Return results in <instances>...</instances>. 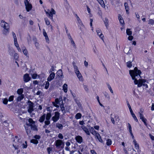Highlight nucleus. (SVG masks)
I'll use <instances>...</instances> for the list:
<instances>
[{"instance_id": "c756f323", "label": "nucleus", "mask_w": 154, "mask_h": 154, "mask_svg": "<svg viewBox=\"0 0 154 154\" xmlns=\"http://www.w3.org/2000/svg\"><path fill=\"white\" fill-rule=\"evenodd\" d=\"M23 89L22 88H20V89H18L17 90V93L19 95L22 94L23 93Z\"/></svg>"}, {"instance_id": "774afa93", "label": "nucleus", "mask_w": 154, "mask_h": 154, "mask_svg": "<svg viewBox=\"0 0 154 154\" xmlns=\"http://www.w3.org/2000/svg\"><path fill=\"white\" fill-rule=\"evenodd\" d=\"M149 135L151 140H154V136H152L150 134H149Z\"/></svg>"}, {"instance_id": "2f4dec72", "label": "nucleus", "mask_w": 154, "mask_h": 154, "mask_svg": "<svg viewBox=\"0 0 154 154\" xmlns=\"http://www.w3.org/2000/svg\"><path fill=\"white\" fill-rule=\"evenodd\" d=\"M142 122H143L144 125L146 126H147V124L146 123L147 119L144 117L141 119H140Z\"/></svg>"}, {"instance_id": "3c124183", "label": "nucleus", "mask_w": 154, "mask_h": 154, "mask_svg": "<svg viewBox=\"0 0 154 154\" xmlns=\"http://www.w3.org/2000/svg\"><path fill=\"white\" fill-rule=\"evenodd\" d=\"M25 144H24V143H23V144H21V143H20V144H21V145H23V148H26L27 147V144L26 143V142L25 141Z\"/></svg>"}, {"instance_id": "49530a36", "label": "nucleus", "mask_w": 154, "mask_h": 154, "mask_svg": "<svg viewBox=\"0 0 154 154\" xmlns=\"http://www.w3.org/2000/svg\"><path fill=\"white\" fill-rule=\"evenodd\" d=\"M49 82L47 81L46 82V84L45 85V88L46 89H47L49 87Z\"/></svg>"}, {"instance_id": "20e7f679", "label": "nucleus", "mask_w": 154, "mask_h": 154, "mask_svg": "<svg viewBox=\"0 0 154 154\" xmlns=\"http://www.w3.org/2000/svg\"><path fill=\"white\" fill-rule=\"evenodd\" d=\"M24 2L27 11V12L29 11L32 8V5L29 3L28 0H24Z\"/></svg>"}, {"instance_id": "680f3d73", "label": "nucleus", "mask_w": 154, "mask_h": 154, "mask_svg": "<svg viewBox=\"0 0 154 154\" xmlns=\"http://www.w3.org/2000/svg\"><path fill=\"white\" fill-rule=\"evenodd\" d=\"M89 129H90V131L91 133H92V132H93L94 131H95L92 127H90Z\"/></svg>"}, {"instance_id": "864d4df0", "label": "nucleus", "mask_w": 154, "mask_h": 154, "mask_svg": "<svg viewBox=\"0 0 154 154\" xmlns=\"http://www.w3.org/2000/svg\"><path fill=\"white\" fill-rule=\"evenodd\" d=\"M83 87L85 89V90L87 92H88V86L86 85H83Z\"/></svg>"}, {"instance_id": "79ce46f5", "label": "nucleus", "mask_w": 154, "mask_h": 154, "mask_svg": "<svg viewBox=\"0 0 154 154\" xmlns=\"http://www.w3.org/2000/svg\"><path fill=\"white\" fill-rule=\"evenodd\" d=\"M45 20L46 23V24L47 25H50V22L47 18H45Z\"/></svg>"}, {"instance_id": "c85d7f7f", "label": "nucleus", "mask_w": 154, "mask_h": 154, "mask_svg": "<svg viewBox=\"0 0 154 154\" xmlns=\"http://www.w3.org/2000/svg\"><path fill=\"white\" fill-rule=\"evenodd\" d=\"M51 117V114L50 113H48L46 115V120H49Z\"/></svg>"}, {"instance_id": "9b49d317", "label": "nucleus", "mask_w": 154, "mask_h": 154, "mask_svg": "<svg viewBox=\"0 0 154 154\" xmlns=\"http://www.w3.org/2000/svg\"><path fill=\"white\" fill-rule=\"evenodd\" d=\"M81 127L87 135H90V133L89 131H88V129L85 126H81Z\"/></svg>"}, {"instance_id": "72a5a7b5", "label": "nucleus", "mask_w": 154, "mask_h": 154, "mask_svg": "<svg viewBox=\"0 0 154 154\" xmlns=\"http://www.w3.org/2000/svg\"><path fill=\"white\" fill-rule=\"evenodd\" d=\"M126 33L128 35H132V32L129 29H126Z\"/></svg>"}, {"instance_id": "bf43d9fd", "label": "nucleus", "mask_w": 154, "mask_h": 154, "mask_svg": "<svg viewBox=\"0 0 154 154\" xmlns=\"http://www.w3.org/2000/svg\"><path fill=\"white\" fill-rule=\"evenodd\" d=\"M54 67L53 66H52L51 68L50 69L49 71V72H52L54 71Z\"/></svg>"}, {"instance_id": "e2e57ef3", "label": "nucleus", "mask_w": 154, "mask_h": 154, "mask_svg": "<svg viewBox=\"0 0 154 154\" xmlns=\"http://www.w3.org/2000/svg\"><path fill=\"white\" fill-rule=\"evenodd\" d=\"M58 137L61 139L63 138V136L61 134H59L58 135Z\"/></svg>"}, {"instance_id": "a878e982", "label": "nucleus", "mask_w": 154, "mask_h": 154, "mask_svg": "<svg viewBox=\"0 0 154 154\" xmlns=\"http://www.w3.org/2000/svg\"><path fill=\"white\" fill-rule=\"evenodd\" d=\"M97 1L102 7H105V4L103 0H97Z\"/></svg>"}, {"instance_id": "8fccbe9b", "label": "nucleus", "mask_w": 154, "mask_h": 154, "mask_svg": "<svg viewBox=\"0 0 154 154\" xmlns=\"http://www.w3.org/2000/svg\"><path fill=\"white\" fill-rule=\"evenodd\" d=\"M23 51V54L27 56L28 54V51L27 50L25 49H24Z\"/></svg>"}, {"instance_id": "5701e85b", "label": "nucleus", "mask_w": 154, "mask_h": 154, "mask_svg": "<svg viewBox=\"0 0 154 154\" xmlns=\"http://www.w3.org/2000/svg\"><path fill=\"white\" fill-rule=\"evenodd\" d=\"M105 25L106 27V28H107L108 26H109V21L107 18L106 17L105 19V20H103Z\"/></svg>"}, {"instance_id": "a18cd8bd", "label": "nucleus", "mask_w": 154, "mask_h": 154, "mask_svg": "<svg viewBox=\"0 0 154 154\" xmlns=\"http://www.w3.org/2000/svg\"><path fill=\"white\" fill-rule=\"evenodd\" d=\"M14 59L17 60L19 58V56L17 53H15L14 54Z\"/></svg>"}, {"instance_id": "5fc2aeb1", "label": "nucleus", "mask_w": 154, "mask_h": 154, "mask_svg": "<svg viewBox=\"0 0 154 154\" xmlns=\"http://www.w3.org/2000/svg\"><path fill=\"white\" fill-rule=\"evenodd\" d=\"M84 64L85 67L88 68V63L86 60L84 61Z\"/></svg>"}, {"instance_id": "f704fd0d", "label": "nucleus", "mask_w": 154, "mask_h": 154, "mask_svg": "<svg viewBox=\"0 0 154 154\" xmlns=\"http://www.w3.org/2000/svg\"><path fill=\"white\" fill-rule=\"evenodd\" d=\"M73 67H74V69L75 70V72H76V71H79V70L78 69L77 66L75 64V62H74L73 63Z\"/></svg>"}, {"instance_id": "9d476101", "label": "nucleus", "mask_w": 154, "mask_h": 154, "mask_svg": "<svg viewBox=\"0 0 154 154\" xmlns=\"http://www.w3.org/2000/svg\"><path fill=\"white\" fill-rule=\"evenodd\" d=\"M48 11H49V17H50L51 20H53V15L55 14V11L53 8H51V11L48 10Z\"/></svg>"}, {"instance_id": "a211bd4d", "label": "nucleus", "mask_w": 154, "mask_h": 154, "mask_svg": "<svg viewBox=\"0 0 154 154\" xmlns=\"http://www.w3.org/2000/svg\"><path fill=\"white\" fill-rule=\"evenodd\" d=\"M9 54L11 56H12L15 52L14 50L11 48H9L8 51Z\"/></svg>"}, {"instance_id": "7ed1b4c3", "label": "nucleus", "mask_w": 154, "mask_h": 154, "mask_svg": "<svg viewBox=\"0 0 154 154\" xmlns=\"http://www.w3.org/2000/svg\"><path fill=\"white\" fill-rule=\"evenodd\" d=\"M28 112L30 113L34 111V103L29 100L28 101Z\"/></svg>"}, {"instance_id": "052dcab7", "label": "nucleus", "mask_w": 154, "mask_h": 154, "mask_svg": "<svg viewBox=\"0 0 154 154\" xmlns=\"http://www.w3.org/2000/svg\"><path fill=\"white\" fill-rule=\"evenodd\" d=\"M132 116L133 117V118L134 119V120L136 121L137 122H138V119H137V118L136 116H135V114H134V115L133 114V115H132Z\"/></svg>"}, {"instance_id": "69168bd1", "label": "nucleus", "mask_w": 154, "mask_h": 154, "mask_svg": "<svg viewBox=\"0 0 154 154\" xmlns=\"http://www.w3.org/2000/svg\"><path fill=\"white\" fill-rule=\"evenodd\" d=\"M79 123V124L81 125V126L84 125V124H85L84 122L83 121H80Z\"/></svg>"}, {"instance_id": "dca6fc26", "label": "nucleus", "mask_w": 154, "mask_h": 154, "mask_svg": "<svg viewBox=\"0 0 154 154\" xmlns=\"http://www.w3.org/2000/svg\"><path fill=\"white\" fill-rule=\"evenodd\" d=\"M63 141L60 140H58L56 141L55 145L57 147H58L60 146L62 143Z\"/></svg>"}, {"instance_id": "412c9836", "label": "nucleus", "mask_w": 154, "mask_h": 154, "mask_svg": "<svg viewBox=\"0 0 154 154\" xmlns=\"http://www.w3.org/2000/svg\"><path fill=\"white\" fill-rule=\"evenodd\" d=\"M45 114H44L40 118L39 120V121L40 122H43L45 119Z\"/></svg>"}, {"instance_id": "f3484780", "label": "nucleus", "mask_w": 154, "mask_h": 154, "mask_svg": "<svg viewBox=\"0 0 154 154\" xmlns=\"http://www.w3.org/2000/svg\"><path fill=\"white\" fill-rule=\"evenodd\" d=\"M124 6L127 13L128 14L129 13V8L128 6V3L127 2H125L124 3Z\"/></svg>"}, {"instance_id": "e433bc0d", "label": "nucleus", "mask_w": 154, "mask_h": 154, "mask_svg": "<svg viewBox=\"0 0 154 154\" xmlns=\"http://www.w3.org/2000/svg\"><path fill=\"white\" fill-rule=\"evenodd\" d=\"M23 98V94L20 95L17 98V100L18 101L21 100Z\"/></svg>"}, {"instance_id": "c03bdc74", "label": "nucleus", "mask_w": 154, "mask_h": 154, "mask_svg": "<svg viewBox=\"0 0 154 154\" xmlns=\"http://www.w3.org/2000/svg\"><path fill=\"white\" fill-rule=\"evenodd\" d=\"M104 95L105 97L107 98L108 99H109L110 97L109 95V94L106 92H105L104 93Z\"/></svg>"}, {"instance_id": "4be33fe9", "label": "nucleus", "mask_w": 154, "mask_h": 154, "mask_svg": "<svg viewBox=\"0 0 154 154\" xmlns=\"http://www.w3.org/2000/svg\"><path fill=\"white\" fill-rule=\"evenodd\" d=\"M28 122L29 123L31 124L32 126H36L35 125V122L31 118H29L28 119Z\"/></svg>"}, {"instance_id": "4d7b16f0", "label": "nucleus", "mask_w": 154, "mask_h": 154, "mask_svg": "<svg viewBox=\"0 0 154 154\" xmlns=\"http://www.w3.org/2000/svg\"><path fill=\"white\" fill-rule=\"evenodd\" d=\"M71 43L72 45L73 46V47H74V48L76 47L74 41L73 40H72V41H71Z\"/></svg>"}, {"instance_id": "b1692460", "label": "nucleus", "mask_w": 154, "mask_h": 154, "mask_svg": "<svg viewBox=\"0 0 154 154\" xmlns=\"http://www.w3.org/2000/svg\"><path fill=\"white\" fill-rule=\"evenodd\" d=\"M63 90L65 93L67 92V85L66 84H65L63 86Z\"/></svg>"}, {"instance_id": "bb28decb", "label": "nucleus", "mask_w": 154, "mask_h": 154, "mask_svg": "<svg viewBox=\"0 0 154 154\" xmlns=\"http://www.w3.org/2000/svg\"><path fill=\"white\" fill-rule=\"evenodd\" d=\"M60 107L61 108V110L63 113H66V111L64 106L63 104H61L60 105Z\"/></svg>"}, {"instance_id": "de8ad7c7", "label": "nucleus", "mask_w": 154, "mask_h": 154, "mask_svg": "<svg viewBox=\"0 0 154 154\" xmlns=\"http://www.w3.org/2000/svg\"><path fill=\"white\" fill-rule=\"evenodd\" d=\"M143 112L141 111H140L139 113V114L140 119H141L143 117H144L143 115L142 114Z\"/></svg>"}, {"instance_id": "603ef678", "label": "nucleus", "mask_w": 154, "mask_h": 154, "mask_svg": "<svg viewBox=\"0 0 154 154\" xmlns=\"http://www.w3.org/2000/svg\"><path fill=\"white\" fill-rule=\"evenodd\" d=\"M97 99L98 102V103H99V104L100 105L102 106V107H104V106L103 105V104H102L100 103V100H99V96H97Z\"/></svg>"}, {"instance_id": "2eb2a0df", "label": "nucleus", "mask_w": 154, "mask_h": 154, "mask_svg": "<svg viewBox=\"0 0 154 154\" xmlns=\"http://www.w3.org/2000/svg\"><path fill=\"white\" fill-rule=\"evenodd\" d=\"M63 102V100L62 97H60L59 98H56L55 100V102L57 104H60V102Z\"/></svg>"}, {"instance_id": "f8f14e48", "label": "nucleus", "mask_w": 154, "mask_h": 154, "mask_svg": "<svg viewBox=\"0 0 154 154\" xmlns=\"http://www.w3.org/2000/svg\"><path fill=\"white\" fill-rule=\"evenodd\" d=\"M75 72L76 73V75H77V76L78 78L79 79V80L80 81H83V79L82 78V76L81 73L79 71H76V72Z\"/></svg>"}, {"instance_id": "6e6d98bb", "label": "nucleus", "mask_w": 154, "mask_h": 154, "mask_svg": "<svg viewBox=\"0 0 154 154\" xmlns=\"http://www.w3.org/2000/svg\"><path fill=\"white\" fill-rule=\"evenodd\" d=\"M14 97V96H11L9 97V99L8 100L9 101H12L13 100Z\"/></svg>"}, {"instance_id": "0e129e2a", "label": "nucleus", "mask_w": 154, "mask_h": 154, "mask_svg": "<svg viewBox=\"0 0 154 154\" xmlns=\"http://www.w3.org/2000/svg\"><path fill=\"white\" fill-rule=\"evenodd\" d=\"M45 125H48L50 123V122L49 120H47L45 122Z\"/></svg>"}, {"instance_id": "a19ab883", "label": "nucleus", "mask_w": 154, "mask_h": 154, "mask_svg": "<svg viewBox=\"0 0 154 154\" xmlns=\"http://www.w3.org/2000/svg\"><path fill=\"white\" fill-rule=\"evenodd\" d=\"M3 103L4 104H7L8 100L7 98H4L2 99Z\"/></svg>"}, {"instance_id": "f03ea898", "label": "nucleus", "mask_w": 154, "mask_h": 154, "mask_svg": "<svg viewBox=\"0 0 154 154\" xmlns=\"http://www.w3.org/2000/svg\"><path fill=\"white\" fill-rule=\"evenodd\" d=\"M1 25L2 27H3L5 30L3 32V34L5 35H7L8 34L9 31V24L2 20L1 23Z\"/></svg>"}, {"instance_id": "473e14b6", "label": "nucleus", "mask_w": 154, "mask_h": 154, "mask_svg": "<svg viewBox=\"0 0 154 154\" xmlns=\"http://www.w3.org/2000/svg\"><path fill=\"white\" fill-rule=\"evenodd\" d=\"M112 141L111 139H108L106 140V144L108 146H109L112 144Z\"/></svg>"}, {"instance_id": "aec40b11", "label": "nucleus", "mask_w": 154, "mask_h": 154, "mask_svg": "<svg viewBox=\"0 0 154 154\" xmlns=\"http://www.w3.org/2000/svg\"><path fill=\"white\" fill-rule=\"evenodd\" d=\"M57 75L59 77H61L63 76L62 70L61 69L59 70L57 73Z\"/></svg>"}, {"instance_id": "423d86ee", "label": "nucleus", "mask_w": 154, "mask_h": 154, "mask_svg": "<svg viewBox=\"0 0 154 154\" xmlns=\"http://www.w3.org/2000/svg\"><path fill=\"white\" fill-rule=\"evenodd\" d=\"M17 137H15V139L14 140V141L15 140H17L18 144L17 145H15L14 144H13V146H14V147L15 149H18V147H19L20 146H21L20 143H21V139H18L17 140Z\"/></svg>"}, {"instance_id": "4468645a", "label": "nucleus", "mask_w": 154, "mask_h": 154, "mask_svg": "<svg viewBox=\"0 0 154 154\" xmlns=\"http://www.w3.org/2000/svg\"><path fill=\"white\" fill-rule=\"evenodd\" d=\"M55 76V74L54 72H51V73L49 77L47 79V80L48 81H51L52 79H54Z\"/></svg>"}, {"instance_id": "0eeeda50", "label": "nucleus", "mask_w": 154, "mask_h": 154, "mask_svg": "<svg viewBox=\"0 0 154 154\" xmlns=\"http://www.w3.org/2000/svg\"><path fill=\"white\" fill-rule=\"evenodd\" d=\"M31 78L28 73L24 74L23 76V80L24 82H27L30 80Z\"/></svg>"}, {"instance_id": "37998d69", "label": "nucleus", "mask_w": 154, "mask_h": 154, "mask_svg": "<svg viewBox=\"0 0 154 154\" xmlns=\"http://www.w3.org/2000/svg\"><path fill=\"white\" fill-rule=\"evenodd\" d=\"M132 65L131 62V61H128L127 63V66L128 67L130 68L132 66Z\"/></svg>"}, {"instance_id": "1a4fd4ad", "label": "nucleus", "mask_w": 154, "mask_h": 154, "mask_svg": "<svg viewBox=\"0 0 154 154\" xmlns=\"http://www.w3.org/2000/svg\"><path fill=\"white\" fill-rule=\"evenodd\" d=\"M26 127H30V128L32 130L34 131H38V129L37 128V126H32V125H31L29 123H27L26 124Z\"/></svg>"}, {"instance_id": "338daca9", "label": "nucleus", "mask_w": 154, "mask_h": 154, "mask_svg": "<svg viewBox=\"0 0 154 154\" xmlns=\"http://www.w3.org/2000/svg\"><path fill=\"white\" fill-rule=\"evenodd\" d=\"M93 134L96 137H97V134H99L98 133H97L95 130L93 132H92V133H91Z\"/></svg>"}, {"instance_id": "13d9d810", "label": "nucleus", "mask_w": 154, "mask_h": 154, "mask_svg": "<svg viewBox=\"0 0 154 154\" xmlns=\"http://www.w3.org/2000/svg\"><path fill=\"white\" fill-rule=\"evenodd\" d=\"M47 149L48 153V154H50V153H51V151H52V149H51V148L50 147H49L47 148Z\"/></svg>"}, {"instance_id": "09e8293b", "label": "nucleus", "mask_w": 154, "mask_h": 154, "mask_svg": "<svg viewBox=\"0 0 154 154\" xmlns=\"http://www.w3.org/2000/svg\"><path fill=\"white\" fill-rule=\"evenodd\" d=\"M148 23L152 25L153 24H154V20L152 19L149 20Z\"/></svg>"}, {"instance_id": "58836bf2", "label": "nucleus", "mask_w": 154, "mask_h": 154, "mask_svg": "<svg viewBox=\"0 0 154 154\" xmlns=\"http://www.w3.org/2000/svg\"><path fill=\"white\" fill-rule=\"evenodd\" d=\"M76 19L79 24L81 26L83 25V24L82 22V21H81L79 17H77V18Z\"/></svg>"}, {"instance_id": "4c0bfd02", "label": "nucleus", "mask_w": 154, "mask_h": 154, "mask_svg": "<svg viewBox=\"0 0 154 154\" xmlns=\"http://www.w3.org/2000/svg\"><path fill=\"white\" fill-rule=\"evenodd\" d=\"M38 76L39 77V75H38V74L36 73H33L32 75V77L34 79H35Z\"/></svg>"}, {"instance_id": "f257e3e1", "label": "nucleus", "mask_w": 154, "mask_h": 154, "mask_svg": "<svg viewBox=\"0 0 154 154\" xmlns=\"http://www.w3.org/2000/svg\"><path fill=\"white\" fill-rule=\"evenodd\" d=\"M129 73L133 80H134V83L135 85L137 84L138 87H140L142 85L145 86L146 88L148 87L147 84L145 83L146 81L145 79H140L137 80L138 76L141 78L140 75L141 73V71L138 69L137 67L134 68L133 70H129Z\"/></svg>"}, {"instance_id": "7c9ffc66", "label": "nucleus", "mask_w": 154, "mask_h": 154, "mask_svg": "<svg viewBox=\"0 0 154 154\" xmlns=\"http://www.w3.org/2000/svg\"><path fill=\"white\" fill-rule=\"evenodd\" d=\"M31 142L33 143V144H37L38 143V142L37 140L35 139H32L31 140Z\"/></svg>"}, {"instance_id": "cd10ccee", "label": "nucleus", "mask_w": 154, "mask_h": 154, "mask_svg": "<svg viewBox=\"0 0 154 154\" xmlns=\"http://www.w3.org/2000/svg\"><path fill=\"white\" fill-rule=\"evenodd\" d=\"M82 117V115L80 113H77L76 114V115L75 116V118L77 119H79L81 118Z\"/></svg>"}, {"instance_id": "6ab92c4d", "label": "nucleus", "mask_w": 154, "mask_h": 154, "mask_svg": "<svg viewBox=\"0 0 154 154\" xmlns=\"http://www.w3.org/2000/svg\"><path fill=\"white\" fill-rule=\"evenodd\" d=\"M96 32L97 35L99 36V37L103 39V37L104 36L103 34L101 33V30H97Z\"/></svg>"}, {"instance_id": "c9c22d12", "label": "nucleus", "mask_w": 154, "mask_h": 154, "mask_svg": "<svg viewBox=\"0 0 154 154\" xmlns=\"http://www.w3.org/2000/svg\"><path fill=\"white\" fill-rule=\"evenodd\" d=\"M97 136L96 137H97V138L98 140L99 141L101 142L102 143L103 142V140L101 139V137L100 135L99 134H97Z\"/></svg>"}, {"instance_id": "393cba45", "label": "nucleus", "mask_w": 154, "mask_h": 154, "mask_svg": "<svg viewBox=\"0 0 154 154\" xmlns=\"http://www.w3.org/2000/svg\"><path fill=\"white\" fill-rule=\"evenodd\" d=\"M56 127L58 128L59 129H62L63 126L62 124L58 123L56 124Z\"/></svg>"}, {"instance_id": "6e6552de", "label": "nucleus", "mask_w": 154, "mask_h": 154, "mask_svg": "<svg viewBox=\"0 0 154 154\" xmlns=\"http://www.w3.org/2000/svg\"><path fill=\"white\" fill-rule=\"evenodd\" d=\"M24 127L27 135L29 137L31 136L32 135V131L31 130L32 129L28 127H26L25 126H24Z\"/></svg>"}, {"instance_id": "ea45409f", "label": "nucleus", "mask_w": 154, "mask_h": 154, "mask_svg": "<svg viewBox=\"0 0 154 154\" xmlns=\"http://www.w3.org/2000/svg\"><path fill=\"white\" fill-rule=\"evenodd\" d=\"M106 84H107V85L108 87V88H109V90L110 92L112 93V94H113V91L111 88V87L109 85V84L108 83H106Z\"/></svg>"}, {"instance_id": "39448f33", "label": "nucleus", "mask_w": 154, "mask_h": 154, "mask_svg": "<svg viewBox=\"0 0 154 154\" xmlns=\"http://www.w3.org/2000/svg\"><path fill=\"white\" fill-rule=\"evenodd\" d=\"M60 114L58 112H55L54 116L52 118V120L54 122H57L59 119L60 118Z\"/></svg>"}, {"instance_id": "ddd939ff", "label": "nucleus", "mask_w": 154, "mask_h": 154, "mask_svg": "<svg viewBox=\"0 0 154 154\" xmlns=\"http://www.w3.org/2000/svg\"><path fill=\"white\" fill-rule=\"evenodd\" d=\"M75 139L76 141L79 143L81 144L82 142V138L81 136H76L75 137Z\"/></svg>"}]
</instances>
